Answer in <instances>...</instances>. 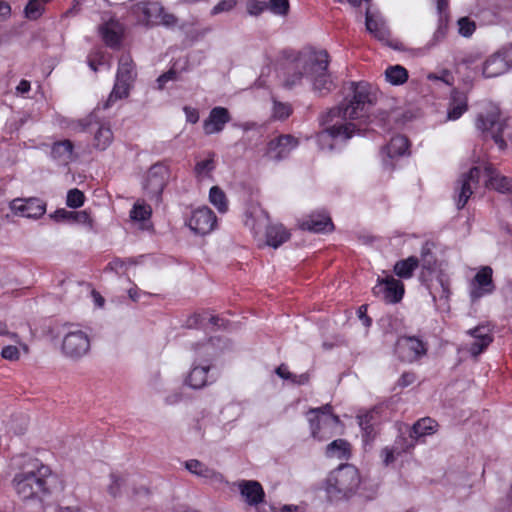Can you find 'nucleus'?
Segmentation results:
<instances>
[{"instance_id":"obj_64","label":"nucleus","mask_w":512,"mask_h":512,"mask_svg":"<svg viewBox=\"0 0 512 512\" xmlns=\"http://www.w3.org/2000/svg\"><path fill=\"white\" fill-rule=\"evenodd\" d=\"M184 112H185V115H186L187 122L192 123V124H195V123L198 122V120H199V112H198L197 109L189 107V106H185L184 107Z\"/></svg>"},{"instance_id":"obj_44","label":"nucleus","mask_w":512,"mask_h":512,"mask_svg":"<svg viewBox=\"0 0 512 512\" xmlns=\"http://www.w3.org/2000/svg\"><path fill=\"white\" fill-rule=\"evenodd\" d=\"M137 261L134 258H119L115 257L113 258L107 265V269L114 271L117 274H123L127 271V269L132 266L136 265Z\"/></svg>"},{"instance_id":"obj_37","label":"nucleus","mask_w":512,"mask_h":512,"mask_svg":"<svg viewBox=\"0 0 512 512\" xmlns=\"http://www.w3.org/2000/svg\"><path fill=\"white\" fill-rule=\"evenodd\" d=\"M51 0H29L24 8V16L30 21L38 20Z\"/></svg>"},{"instance_id":"obj_23","label":"nucleus","mask_w":512,"mask_h":512,"mask_svg":"<svg viewBox=\"0 0 512 512\" xmlns=\"http://www.w3.org/2000/svg\"><path fill=\"white\" fill-rule=\"evenodd\" d=\"M51 158L59 165H68L74 159V145L71 140L55 141L51 146Z\"/></svg>"},{"instance_id":"obj_1","label":"nucleus","mask_w":512,"mask_h":512,"mask_svg":"<svg viewBox=\"0 0 512 512\" xmlns=\"http://www.w3.org/2000/svg\"><path fill=\"white\" fill-rule=\"evenodd\" d=\"M52 471L38 458L23 455L19 461V471L12 479V487L22 500H40L50 495L49 478Z\"/></svg>"},{"instance_id":"obj_31","label":"nucleus","mask_w":512,"mask_h":512,"mask_svg":"<svg viewBox=\"0 0 512 512\" xmlns=\"http://www.w3.org/2000/svg\"><path fill=\"white\" fill-rule=\"evenodd\" d=\"M210 370V365H199L194 366L189 372L185 382L186 384L193 389H200L206 386L209 383L208 372Z\"/></svg>"},{"instance_id":"obj_2","label":"nucleus","mask_w":512,"mask_h":512,"mask_svg":"<svg viewBox=\"0 0 512 512\" xmlns=\"http://www.w3.org/2000/svg\"><path fill=\"white\" fill-rule=\"evenodd\" d=\"M329 54L326 50L311 52L303 63V71L289 75L285 80V86L292 88L305 76L313 85L315 92L326 95L335 88V84L328 72Z\"/></svg>"},{"instance_id":"obj_40","label":"nucleus","mask_w":512,"mask_h":512,"mask_svg":"<svg viewBox=\"0 0 512 512\" xmlns=\"http://www.w3.org/2000/svg\"><path fill=\"white\" fill-rule=\"evenodd\" d=\"M385 78L392 85H402L408 80V71L401 65L389 66L385 71Z\"/></svg>"},{"instance_id":"obj_15","label":"nucleus","mask_w":512,"mask_h":512,"mask_svg":"<svg viewBox=\"0 0 512 512\" xmlns=\"http://www.w3.org/2000/svg\"><path fill=\"white\" fill-rule=\"evenodd\" d=\"M467 334L473 338L467 351L474 358L483 353L494 340L493 330L489 325H478L469 329Z\"/></svg>"},{"instance_id":"obj_41","label":"nucleus","mask_w":512,"mask_h":512,"mask_svg":"<svg viewBox=\"0 0 512 512\" xmlns=\"http://www.w3.org/2000/svg\"><path fill=\"white\" fill-rule=\"evenodd\" d=\"M55 217L60 220L78 223H91V218L86 211H67L65 209H58L55 212Z\"/></svg>"},{"instance_id":"obj_36","label":"nucleus","mask_w":512,"mask_h":512,"mask_svg":"<svg viewBox=\"0 0 512 512\" xmlns=\"http://www.w3.org/2000/svg\"><path fill=\"white\" fill-rule=\"evenodd\" d=\"M99 34L106 46L118 49L121 45L122 35L111 27L110 23H104L99 27Z\"/></svg>"},{"instance_id":"obj_27","label":"nucleus","mask_w":512,"mask_h":512,"mask_svg":"<svg viewBox=\"0 0 512 512\" xmlns=\"http://www.w3.org/2000/svg\"><path fill=\"white\" fill-rule=\"evenodd\" d=\"M216 154L213 151H209L206 153V157L203 159H199L196 161L194 166V175L199 180L202 181L206 178H212V173L216 169Z\"/></svg>"},{"instance_id":"obj_28","label":"nucleus","mask_w":512,"mask_h":512,"mask_svg":"<svg viewBox=\"0 0 512 512\" xmlns=\"http://www.w3.org/2000/svg\"><path fill=\"white\" fill-rule=\"evenodd\" d=\"M410 142L409 139L404 135L393 136L389 143L383 147V153L390 158H396L405 155L409 152Z\"/></svg>"},{"instance_id":"obj_12","label":"nucleus","mask_w":512,"mask_h":512,"mask_svg":"<svg viewBox=\"0 0 512 512\" xmlns=\"http://www.w3.org/2000/svg\"><path fill=\"white\" fill-rule=\"evenodd\" d=\"M496 289L493 281V269L490 266H482L470 282V298L479 300L492 294Z\"/></svg>"},{"instance_id":"obj_48","label":"nucleus","mask_w":512,"mask_h":512,"mask_svg":"<svg viewBox=\"0 0 512 512\" xmlns=\"http://www.w3.org/2000/svg\"><path fill=\"white\" fill-rule=\"evenodd\" d=\"M84 202L85 195L81 190L73 188L68 191L66 198V204L68 207L74 209L80 208L81 206L84 205Z\"/></svg>"},{"instance_id":"obj_57","label":"nucleus","mask_w":512,"mask_h":512,"mask_svg":"<svg viewBox=\"0 0 512 512\" xmlns=\"http://www.w3.org/2000/svg\"><path fill=\"white\" fill-rule=\"evenodd\" d=\"M177 21V17L174 14L166 12L163 8V12H161V15H159V19L156 24L172 27L177 24Z\"/></svg>"},{"instance_id":"obj_42","label":"nucleus","mask_w":512,"mask_h":512,"mask_svg":"<svg viewBox=\"0 0 512 512\" xmlns=\"http://www.w3.org/2000/svg\"><path fill=\"white\" fill-rule=\"evenodd\" d=\"M113 132L108 126H100L94 136V146L98 150H105L112 143Z\"/></svg>"},{"instance_id":"obj_30","label":"nucleus","mask_w":512,"mask_h":512,"mask_svg":"<svg viewBox=\"0 0 512 512\" xmlns=\"http://www.w3.org/2000/svg\"><path fill=\"white\" fill-rule=\"evenodd\" d=\"M266 244L273 248L280 247L290 239V232L282 224L269 225L266 228Z\"/></svg>"},{"instance_id":"obj_6","label":"nucleus","mask_w":512,"mask_h":512,"mask_svg":"<svg viewBox=\"0 0 512 512\" xmlns=\"http://www.w3.org/2000/svg\"><path fill=\"white\" fill-rule=\"evenodd\" d=\"M169 177V167L164 163L158 162L149 168L143 182V190L150 201L157 204L162 201V194Z\"/></svg>"},{"instance_id":"obj_9","label":"nucleus","mask_w":512,"mask_h":512,"mask_svg":"<svg viewBox=\"0 0 512 512\" xmlns=\"http://www.w3.org/2000/svg\"><path fill=\"white\" fill-rule=\"evenodd\" d=\"M404 293V284L393 276L378 277L376 285L372 288V294L388 304L399 303L403 299Z\"/></svg>"},{"instance_id":"obj_49","label":"nucleus","mask_w":512,"mask_h":512,"mask_svg":"<svg viewBox=\"0 0 512 512\" xmlns=\"http://www.w3.org/2000/svg\"><path fill=\"white\" fill-rule=\"evenodd\" d=\"M308 416H318L321 419H327L329 417H339L338 415L334 414L333 407L329 403L322 405L320 407L310 408L306 412V418H308Z\"/></svg>"},{"instance_id":"obj_4","label":"nucleus","mask_w":512,"mask_h":512,"mask_svg":"<svg viewBox=\"0 0 512 512\" xmlns=\"http://www.w3.org/2000/svg\"><path fill=\"white\" fill-rule=\"evenodd\" d=\"M350 89L352 91L351 97L345 98L339 106L329 111L328 117L331 121L334 118L354 120L367 116L372 104L369 84L366 82H351Z\"/></svg>"},{"instance_id":"obj_50","label":"nucleus","mask_w":512,"mask_h":512,"mask_svg":"<svg viewBox=\"0 0 512 512\" xmlns=\"http://www.w3.org/2000/svg\"><path fill=\"white\" fill-rule=\"evenodd\" d=\"M292 107L288 103L274 101L273 118L277 120H285L292 114Z\"/></svg>"},{"instance_id":"obj_18","label":"nucleus","mask_w":512,"mask_h":512,"mask_svg":"<svg viewBox=\"0 0 512 512\" xmlns=\"http://www.w3.org/2000/svg\"><path fill=\"white\" fill-rule=\"evenodd\" d=\"M131 13L145 25L158 22L163 6L156 1H141L131 6Z\"/></svg>"},{"instance_id":"obj_39","label":"nucleus","mask_w":512,"mask_h":512,"mask_svg":"<svg viewBox=\"0 0 512 512\" xmlns=\"http://www.w3.org/2000/svg\"><path fill=\"white\" fill-rule=\"evenodd\" d=\"M355 131V125L350 122H336L327 128L332 138L349 139Z\"/></svg>"},{"instance_id":"obj_53","label":"nucleus","mask_w":512,"mask_h":512,"mask_svg":"<svg viewBox=\"0 0 512 512\" xmlns=\"http://www.w3.org/2000/svg\"><path fill=\"white\" fill-rule=\"evenodd\" d=\"M459 33L464 37H470L475 29V22L468 17H462L458 20Z\"/></svg>"},{"instance_id":"obj_51","label":"nucleus","mask_w":512,"mask_h":512,"mask_svg":"<svg viewBox=\"0 0 512 512\" xmlns=\"http://www.w3.org/2000/svg\"><path fill=\"white\" fill-rule=\"evenodd\" d=\"M448 22H449V17H446V16L439 17L438 26H437V29L434 32L433 38H432L433 44H437L445 39L447 32H448Z\"/></svg>"},{"instance_id":"obj_16","label":"nucleus","mask_w":512,"mask_h":512,"mask_svg":"<svg viewBox=\"0 0 512 512\" xmlns=\"http://www.w3.org/2000/svg\"><path fill=\"white\" fill-rule=\"evenodd\" d=\"M243 498V501L251 507L257 508L266 502V494L263 486L256 480H240L235 484Z\"/></svg>"},{"instance_id":"obj_61","label":"nucleus","mask_w":512,"mask_h":512,"mask_svg":"<svg viewBox=\"0 0 512 512\" xmlns=\"http://www.w3.org/2000/svg\"><path fill=\"white\" fill-rule=\"evenodd\" d=\"M177 78V72L173 69H170L169 71L161 74L158 78H157V83H158V87L159 89H163L165 84L168 82V81H171V80H176Z\"/></svg>"},{"instance_id":"obj_17","label":"nucleus","mask_w":512,"mask_h":512,"mask_svg":"<svg viewBox=\"0 0 512 512\" xmlns=\"http://www.w3.org/2000/svg\"><path fill=\"white\" fill-rule=\"evenodd\" d=\"M10 209L22 217L37 219L45 214L46 204L39 198H17L11 201Z\"/></svg>"},{"instance_id":"obj_26","label":"nucleus","mask_w":512,"mask_h":512,"mask_svg":"<svg viewBox=\"0 0 512 512\" xmlns=\"http://www.w3.org/2000/svg\"><path fill=\"white\" fill-rule=\"evenodd\" d=\"M185 468L192 474L208 480L221 482L223 475L216 470L208 467L197 459H190L185 462Z\"/></svg>"},{"instance_id":"obj_8","label":"nucleus","mask_w":512,"mask_h":512,"mask_svg":"<svg viewBox=\"0 0 512 512\" xmlns=\"http://www.w3.org/2000/svg\"><path fill=\"white\" fill-rule=\"evenodd\" d=\"M90 350V339L86 332L76 329L68 331L62 341L63 354L77 360L85 356Z\"/></svg>"},{"instance_id":"obj_56","label":"nucleus","mask_w":512,"mask_h":512,"mask_svg":"<svg viewBox=\"0 0 512 512\" xmlns=\"http://www.w3.org/2000/svg\"><path fill=\"white\" fill-rule=\"evenodd\" d=\"M429 80H440L447 85H452L454 82L453 74L448 70L441 71L440 74L431 73L428 75Z\"/></svg>"},{"instance_id":"obj_25","label":"nucleus","mask_w":512,"mask_h":512,"mask_svg":"<svg viewBox=\"0 0 512 512\" xmlns=\"http://www.w3.org/2000/svg\"><path fill=\"white\" fill-rule=\"evenodd\" d=\"M468 110L467 94L457 89H453L450 95L447 111L448 120L459 119Z\"/></svg>"},{"instance_id":"obj_21","label":"nucleus","mask_w":512,"mask_h":512,"mask_svg":"<svg viewBox=\"0 0 512 512\" xmlns=\"http://www.w3.org/2000/svg\"><path fill=\"white\" fill-rule=\"evenodd\" d=\"M230 120L231 115L227 108L221 106L214 107L211 109L209 116L204 120L203 130L207 135L219 133Z\"/></svg>"},{"instance_id":"obj_54","label":"nucleus","mask_w":512,"mask_h":512,"mask_svg":"<svg viewBox=\"0 0 512 512\" xmlns=\"http://www.w3.org/2000/svg\"><path fill=\"white\" fill-rule=\"evenodd\" d=\"M238 1L237 0H220L211 10V15L215 16L223 12H229L233 10Z\"/></svg>"},{"instance_id":"obj_19","label":"nucleus","mask_w":512,"mask_h":512,"mask_svg":"<svg viewBox=\"0 0 512 512\" xmlns=\"http://www.w3.org/2000/svg\"><path fill=\"white\" fill-rule=\"evenodd\" d=\"M508 64H512V45L504 51L503 55L496 54L489 57L483 64L482 73L486 78L497 77L506 71Z\"/></svg>"},{"instance_id":"obj_10","label":"nucleus","mask_w":512,"mask_h":512,"mask_svg":"<svg viewBox=\"0 0 512 512\" xmlns=\"http://www.w3.org/2000/svg\"><path fill=\"white\" fill-rule=\"evenodd\" d=\"M396 353L401 361L412 363L427 353V343L415 336H401L396 343Z\"/></svg>"},{"instance_id":"obj_5","label":"nucleus","mask_w":512,"mask_h":512,"mask_svg":"<svg viewBox=\"0 0 512 512\" xmlns=\"http://www.w3.org/2000/svg\"><path fill=\"white\" fill-rule=\"evenodd\" d=\"M359 484L360 476L357 468L344 464L329 474L326 491L331 499H342L353 494Z\"/></svg>"},{"instance_id":"obj_63","label":"nucleus","mask_w":512,"mask_h":512,"mask_svg":"<svg viewBox=\"0 0 512 512\" xmlns=\"http://www.w3.org/2000/svg\"><path fill=\"white\" fill-rule=\"evenodd\" d=\"M368 305L363 304L357 310V315L359 319L362 321L364 326L370 327L372 324V319L367 315Z\"/></svg>"},{"instance_id":"obj_47","label":"nucleus","mask_w":512,"mask_h":512,"mask_svg":"<svg viewBox=\"0 0 512 512\" xmlns=\"http://www.w3.org/2000/svg\"><path fill=\"white\" fill-rule=\"evenodd\" d=\"M87 63L94 72H97L100 67L107 63L105 52L101 49L92 51L87 57Z\"/></svg>"},{"instance_id":"obj_62","label":"nucleus","mask_w":512,"mask_h":512,"mask_svg":"<svg viewBox=\"0 0 512 512\" xmlns=\"http://www.w3.org/2000/svg\"><path fill=\"white\" fill-rule=\"evenodd\" d=\"M416 381V374L414 372H404L399 380H398V386L405 388L410 386Z\"/></svg>"},{"instance_id":"obj_35","label":"nucleus","mask_w":512,"mask_h":512,"mask_svg":"<svg viewBox=\"0 0 512 512\" xmlns=\"http://www.w3.org/2000/svg\"><path fill=\"white\" fill-rule=\"evenodd\" d=\"M325 454L329 458L348 459L350 456V444L345 439H336L326 446Z\"/></svg>"},{"instance_id":"obj_46","label":"nucleus","mask_w":512,"mask_h":512,"mask_svg":"<svg viewBox=\"0 0 512 512\" xmlns=\"http://www.w3.org/2000/svg\"><path fill=\"white\" fill-rule=\"evenodd\" d=\"M267 10H269L274 15L278 16H287L290 11V3L289 0H269L266 1Z\"/></svg>"},{"instance_id":"obj_11","label":"nucleus","mask_w":512,"mask_h":512,"mask_svg":"<svg viewBox=\"0 0 512 512\" xmlns=\"http://www.w3.org/2000/svg\"><path fill=\"white\" fill-rule=\"evenodd\" d=\"M299 145L298 138L290 134H282L267 143L264 156L273 161H281Z\"/></svg>"},{"instance_id":"obj_43","label":"nucleus","mask_w":512,"mask_h":512,"mask_svg":"<svg viewBox=\"0 0 512 512\" xmlns=\"http://www.w3.org/2000/svg\"><path fill=\"white\" fill-rule=\"evenodd\" d=\"M209 200L216 207L220 213H225L228 210V201L224 191L218 187L213 186L209 191Z\"/></svg>"},{"instance_id":"obj_32","label":"nucleus","mask_w":512,"mask_h":512,"mask_svg":"<svg viewBox=\"0 0 512 512\" xmlns=\"http://www.w3.org/2000/svg\"><path fill=\"white\" fill-rule=\"evenodd\" d=\"M132 87L133 83L131 82L115 79L113 89L104 103V109L110 108L118 100L127 98Z\"/></svg>"},{"instance_id":"obj_55","label":"nucleus","mask_w":512,"mask_h":512,"mask_svg":"<svg viewBox=\"0 0 512 512\" xmlns=\"http://www.w3.org/2000/svg\"><path fill=\"white\" fill-rule=\"evenodd\" d=\"M267 10L266 1L249 0L247 2V12L252 16H258Z\"/></svg>"},{"instance_id":"obj_33","label":"nucleus","mask_w":512,"mask_h":512,"mask_svg":"<svg viewBox=\"0 0 512 512\" xmlns=\"http://www.w3.org/2000/svg\"><path fill=\"white\" fill-rule=\"evenodd\" d=\"M418 267L419 259L416 256H409L406 259L398 260L393 267V271L399 278L410 279Z\"/></svg>"},{"instance_id":"obj_7","label":"nucleus","mask_w":512,"mask_h":512,"mask_svg":"<svg viewBox=\"0 0 512 512\" xmlns=\"http://www.w3.org/2000/svg\"><path fill=\"white\" fill-rule=\"evenodd\" d=\"M476 127L485 139L491 138L500 150L507 147L503 138L505 124L500 120V112L493 108L486 113H480L476 119Z\"/></svg>"},{"instance_id":"obj_60","label":"nucleus","mask_w":512,"mask_h":512,"mask_svg":"<svg viewBox=\"0 0 512 512\" xmlns=\"http://www.w3.org/2000/svg\"><path fill=\"white\" fill-rule=\"evenodd\" d=\"M381 456L383 457V462L386 466L393 463L395 457L397 456L394 446L392 445L391 447H384L381 451Z\"/></svg>"},{"instance_id":"obj_34","label":"nucleus","mask_w":512,"mask_h":512,"mask_svg":"<svg viewBox=\"0 0 512 512\" xmlns=\"http://www.w3.org/2000/svg\"><path fill=\"white\" fill-rule=\"evenodd\" d=\"M136 78L135 65L130 55H122L116 73V79L134 83Z\"/></svg>"},{"instance_id":"obj_29","label":"nucleus","mask_w":512,"mask_h":512,"mask_svg":"<svg viewBox=\"0 0 512 512\" xmlns=\"http://www.w3.org/2000/svg\"><path fill=\"white\" fill-rule=\"evenodd\" d=\"M438 423L430 418L424 417L419 419L413 424L410 429V437L414 438L416 442L428 435H432L437 431Z\"/></svg>"},{"instance_id":"obj_20","label":"nucleus","mask_w":512,"mask_h":512,"mask_svg":"<svg viewBox=\"0 0 512 512\" xmlns=\"http://www.w3.org/2000/svg\"><path fill=\"white\" fill-rule=\"evenodd\" d=\"M357 421L362 431L363 441L366 444L374 441L380 425V415L378 411L371 409L360 413L357 415Z\"/></svg>"},{"instance_id":"obj_3","label":"nucleus","mask_w":512,"mask_h":512,"mask_svg":"<svg viewBox=\"0 0 512 512\" xmlns=\"http://www.w3.org/2000/svg\"><path fill=\"white\" fill-rule=\"evenodd\" d=\"M483 173L485 175V186L494 189L500 193L512 191V181L508 177L502 176L492 166H485ZM482 170L480 167L474 166L467 173L461 175L457 181L456 206L463 209L473 194V190L478 186Z\"/></svg>"},{"instance_id":"obj_38","label":"nucleus","mask_w":512,"mask_h":512,"mask_svg":"<svg viewBox=\"0 0 512 512\" xmlns=\"http://www.w3.org/2000/svg\"><path fill=\"white\" fill-rule=\"evenodd\" d=\"M132 221L144 222L150 220L152 216V208L149 204H146L144 200H137L129 214Z\"/></svg>"},{"instance_id":"obj_24","label":"nucleus","mask_w":512,"mask_h":512,"mask_svg":"<svg viewBox=\"0 0 512 512\" xmlns=\"http://www.w3.org/2000/svg\"><path fill=\"white\" fill-rule=\"evenodd\" d=\"M186 325L189 328H206L209 325L220 328L224 326V320L217 315L211 314L209 311L203 310L189 316L186 320Z\"/></svg>"},{"instance_id":"obj_45","label":"nucleus","mask_w":512,"mask_h":512,"mask_svg":"<svg viewBox=\"0 0 512 512\" xmlns=\"http://www.w3.org/2000/svg\"><path fill=\"white\" fill-rule=\"evenodd\" d=\"M416 443L417 442L414 440V438H411L410 435L408 437L400 435L395 439L393 446L396 450L397 456H400L402 453L410 452L413 450Z\"/></svg>"},{"instance_id":"obj_58","label":"nucleus","mask_w":512,"mask_h":512,"mask_svg":"<svg viewBox=\"0 0 512 512\" xmlns=\"http://www.w3.org/2000/svg\"><path fill=\"white\" fill-rule=\"evenodd\" d=\"M1 356L7 360H17L20 356L19 349L13 345L5 346L2 348Z\"/></svg>"},{"instance_id":"obj_59","label":"nucleus","mask_w":512,"mask_h":512,"mask_svg":"<svg viewBox=\"0 0 512 512\" xmlns=\"http://www.w3.org/2000/svg\"><path fill=\"white\" fill-rule=\"evenodd\" d=\"M366 29L373 33L376 37H380V29L378 22L370 15L369 11L366 12Z\"/></svg>"},{"instance_id":"obj_22","label":"nucleus","mask_w":512,"mask_h":512,"mask_svg":"<svg viewBox=\"0 0 512 512\" xmlns=\"http://www.w3.org/2000/svg\"><path fill=\"white\" fill-rule=\"evenodd\" d=\"M300 228L314 233H327L334 230V224L329 214L321 211L310 214L301 222Z\"/></svg>"},{"instance_id":"obj_13","label":"nucleus","mask_w":512,"mask_h":512,"mask_svg":"<svg viewBox=\"0 0 512 512\" xmlns=\"http://www.w3.org/2000/svg\"><path fill=\"white\" fill-rule=\"evenodd\" d=\"M311 437L319 442L327 441L337 434V428L341 424L339 417L321 419L318 416H308Z\"/></svg>"},{"instance_id":"obj_52","label":"nucleus","mask_w":512,"mask_h":512,"mask_svg":"<svg viewBox=\"0 0 512 512\" xmlns=\"http://www.w3.org/2000/svg\"><path fill=\"white\" fill-rule=\"evenodd\" d=\"M110 478L111 484L108 487V492L111 496L117 497L121 492V487L126 483L127 479L117 473H111Z\"/></svg>"},{"instance_id":"obj_14","label":"nucleus","mask_w":512,"mask_h":512,"mask_svg":"<svg viewBox=\"0 0 512 512\" xmlns=\"http://www.w3.org/2000/svg\"><path fill=\"white\" fill-rule=\"evenodd\" d=\"M216 225L217 217L207 206L195 209L188 222L189 228L199 235L209 234Z\"/></svg>"}]
</instances>
